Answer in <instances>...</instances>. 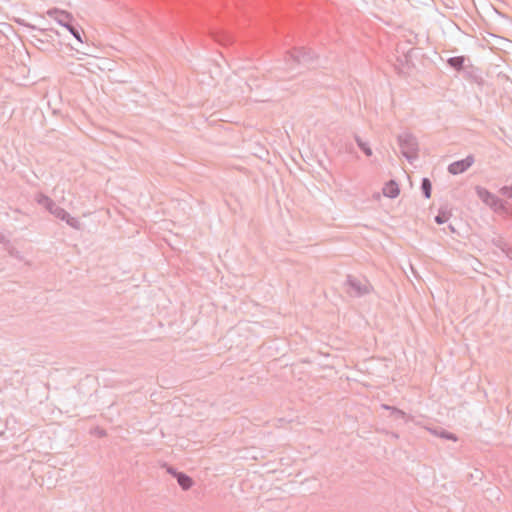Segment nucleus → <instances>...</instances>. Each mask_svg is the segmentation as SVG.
I'll list each match as a JSON object with an SVG mask.
<instances>
[{
    "instance_id": "18",
    "label": "nucleus",
    "mask_w": 512,
    "mask_h": 512,
    "mask_svg": "<svg viewBox=\"0 0 512 512\" xmlns=\"http://www.w3.org/2000/svg\"><path fill=\"white\" fill-rule=\"evenodd\" d=\"M503 209L504 210H499L497 214L512 218V206H509L506 202H503Z\"/></svg>"
},
{
    "instance_id": "13",
    "label": "nucleus",
    "mask_w": 512,
    "mask_h": 512,
    "mask_svg": "<svg viewBox=\"0 0 512 512\" xmlns=\"http://www.w3.org/2000/svg\"><path fill=\"white\" fill-rule=\"evenodd\" d=\"M451 216L450 211L446 208H440L438 214L434 217V220L437 224L441 225L446 223Z\"/></svg>"
},
{
    "instance_id": "6",
    "label": "nucleus",
    "mask_w": 512,
    "mask_h": 512,
    "mask_svg": "<svg viewBox=\"0 0 512 512\" xmlns=\"http://www.w3.org/2000/svg\"><path fill=\"white\" fill-rule=\"evenodd\" d=\"M474 162V156L469 154L464 159L457 160L449 164L447 170L452 175H458L467 171Z\"/></svg>"
},
{
    "instance_id": "8",
    "label": "nucleus",
    "mask_w": 512,
    "mask_h": 512,
    "mask_svg": "<svg viewBox=\"0 0 512 512\" xmlns=\"http://www.w3.org/2000/svg\"><path fill=\"white\" fill-rule=\"evenodd\" d=\"M400 193L399 186L395 180H389L383 187V194L388 198H396Z\"/></svg>"
},
{
    "instance_id": "7",
    "label": "nucleus",
    "mask_w": 512,
    "mask_h": 512,
    "mask_svg": "<svg viewBox=\"0 0 512 512\" xmlns=\"http://www.w3.org/2000/svg\"><path fill=\"white\" fill-rule=\"evenodd\" d=\"M56 218L65 221L70 227L74 229L80 228V221L77 218L72 217L65 209L59 207L56 203L53 208L49 210Z\"/></svg>"
},
{
    "instance_id": "17",
    "label": "nucleus",
    "mask_w": 512,
    "mask_h": 512,
    "mask_svg": "<svg viewBox=\"0 0 512 512\" xmlns=\"http://www.w3.org/2000/svg\"><path fill=\"white\" fill-rule=\"evenodd\" d=\"M385 409L391 410V414L395 416V418H404L406 416V413L396 407L384 405Z\"/></svg>"
},
{
    "instance_id": "9",
    "label": "nucleus",
    "mask_w": 512,
    "mask_h": 512,
    "mask_svg": "<svg viewBox=\"0 0 512 512\" xmlns=\"http://www.w3.org/2000/svg\"><path fill=\"white\" fill-rule=\"evenodd\" d=\"M175 478L179 486L185 491L189 490L194 483L193 479L184 472L177 473Z\"/></svg>"
},
{
    "instance_id": "24",
    "label": "nucleus",
    "mask_w": 512,
    "mask_h": 512,
    "mask_svg": "<svg viewBox=\"0 0 512 512\" xmlns=\"http://www.w3.org/2000/svg\"><path fill=\"white\" fill-rule=\"evenodd\" d=\"M408 42H409L410 44H415V43H416V41H415V40H409Z\"/></svg>"
},
{
    "instance_id": "5",
    "label": "nucleus",
    "mask_w": 512,
    "mask_h": 512,
    "mask_svg": "<svg viewBox=\"0 0 512 512\" xmlns=\"http://www.w3.org/2000/svg\"><path fill=\"white\" fill-rule=\"evenodd\" d=\"M316 58V53L306 47H295L289 52V60L297 64H313Z\"/></svg>"
},
{
    "instance_id": "14",
    "label": "nucleus",
    "mask_w": 512,
    "mask_h": 512,
    "mask_svg": "<svg viewBox=\"0 0 512 512\" xmlns=\"http://www.w3.org/2000/svg\"><path fill=\"white\" fill-rule=\"evenodd\" d=\"M355 141L357 143V146L359 147V149L366 155V156H371L372 155V149L371 147L369 146V144L365 141H363L361 139L360 136L358 135H355Z\"/></svg>"
},
{
    "instance_id": "16",
    "label": "nucleus",
    "mask_w": 512,
    "mask_h": 512,
    "mask_svg": "<svg viewBox=\"0 0 512 512\" xmlns=\"http://www.w3.org/2000/svg\"><path fill=\"white\" fill-rule=\"evenodd\" d=\"M47 36L46 31L43 29L39 30V35H34L33 38L35 42L41 44V45H49L48 41L45 40V37Z\"/></svg>"
},
{
    "instance_id": "4",
    "label": "nucleus",
    "mask_w": 512,
    "mask_h": 512,
    "mask_svg": "<svg viewBox=\"0 0 512 512\" xmlns=\"http://www.w3.org/2000/svg\"><path fill=\"white\" fill-rule=\"evenodd\" d=\"M475 192L477 197L488 206L494 213L497 214L499 210L503 209V200L497 195L490 192L488 189L482 186H476Z\"/></svg>"
},
{
    "instance_id": "23",
    "label": "nucleus",
    "mask_w": 512,
    "mask_h": 512,
    "mask_svg": "<svg viewBox=\"0 0 512 512\" xmlns=\"http://www.w3.org/2000/svg\"><path fill=\"white\" fill-rule=\"evenodd\" d=\"M449 229H450L451 231H453V232L455 231V229H454V227H453L452 225H449Z\"/></svg>"
},
{
    "instance_id": "2",
    "label": "nucleus",
    "mask_w": 512,
    "mask_h": 512,
    "mask_svg": "<svg viewBox=\"0 0 512 512\" xmlns=\"http://www.w3.org/2000/svg\"><path fill=\"white\" fill-rule=\"evenodd\" d=\"M397 142L400 147L401 154L412 162L418 157V141L410 132H403L397 136Z\"/></svg>"
},
{
    "instance_id": "3",
    "label": "nucleus",
    "mask_w": 512,
    "mask_h": 512,
    "mask_svg": "<svg viewBox=\"0 0 512 512\" xmlns=\"http://www.w3.org/2000/svg\"><path fill=\"white\" fill-rule=\"evenodd\" d=\"M345 285L347 286V293L352 297H363L368 295L373 290L372 285L366 278H359L353 275H348Z\"/></svg>"
},
{
    "instance_id": "20",
    "label": "nucleus",
    "mask_w": 512,
    "mask_h": 512,
    "mask_svg": "<svg viewBox=\"0 0 512 512\" xmlns=\"http://www.w3.org/2000/svg\"><path fill=\"white\" fill-rule=\"evenodd\" d=\"M90 434L101 438V437L106 436V431L103 428L96 426L90 430Z\"/></svg>"
},
{
    "instance_id": "11",
    "label": "nucleus",
    "mask_w": 512,
    "mask_h": 512,
    "mask_svg": "<svg viewBox=\"0 0 512 512\" xmlns=\"http://www.w3.org/2000/svg\"><path fill=\"white\" fill-rule=\"evenodd\" d=\"M36 201L39 205L44 206L48 211L55 206V202L43 193L36 196Z\"/></svg>"
},
{
    "instance_id": "1",
    "label": "nucleus",
    "mask_w": 512,
    "mask_h": 512,
    "mask_svg": "<svg viewBox=\"0 0 512 512\" xmlns=\"http://www.w3.org/2000/svg\"><path fill=\"white\" fill-rule=\"evenodd\" d=\"M47 15L57 21L58 24L65 27L78 42L83 43L81 38L83 30L81 27L73 24L74 19L71 13L65 10L53 8L47 11Z\"/></svg>"
},
{
    "instance_id": "12",
    "label": "nucleus",
    "mask_w": 512,
    "mask_h": 512,
    "mask_svg": "<svg viewBox=\"0 0 512 512\" xmlns=\"http://www.w3.org/2000/svg\"><path fill=\"white\" fill-rule=\"evenodd\" d=\"M421 191L425 199H429L432 194V183L429 178L424 177L421 180Z\"/></svg>"
},
{
    "instance_id": "10",
    "label": "nucleus",
    "mask_w": 512,
    "mask_h": 512,
    "mask_svg": "<svg viewBox=\"0 0 512 512\" xmlns=\"http://www.w3.org/2000/svg\"><path fill=\"white\" fill-rule=\"evenodd\" d=\"M465 56H454L447 60V64L456 71H461L465 66Z\"/></svg>"
},
{
    "instance_id": "21",
    "label": "nucleus",
    "mask_w": 512,
    "mask_h": 512,
    "mask_svg": "<svg viewBox=\"0 0 512 512\" xmlns=\"http://www.w3.org/2000/svg\"><path fill=\"white\" fill-rule=\"evenodd\" d=\"M167 472H168L169 474H171L172 476H174V477H176V474H177V473H180L179 471H177L175 468H173V467H171V466H169V467L167 468Z\"/></svg>"
},
{
    "instance_id": "15",
    "label": "nucleus",
    "mask_w": 512,
    "mask_h": 512,
    "mask_svg": "<svg viewBox=\"0 0 512 512\" xmlns=\"http://www.w3.org/2000/svg\"><path fill=\"white\" fill-rule=\"evenodd\" d=\"M435 433L443 438V439H446V440H451V441H457V436L454 434V433H451L447 430H444V429H440L439 432L435 431Z\"/></svg>"
},
{
    "instance_id": "22",
    "label": "nucleus",
    "mask_w": 512,
    "mask_h": 512,
    "mask_svg": "<svg viewBox=\"0 0 512 512\" xmlns=\"http://www.w3.org/2000/svg\"><path fill=\"white\" fill-rule=\"evenodd\" d=\"M412 52H413V48H411V49L407 52V54L405 55V57H406V61H408V59L410 58V56H411V53H412Z\"/></svg>"
},
{
    "instance_id": "19",
    "label": "nucleus",
    "mask_w": 512,
    "mask_h": 512,
    "mask_svg": "<svg viewBox=\"0 0 512 512\" xmlns=\"http://www.w3.org/2000/svg\"><path fill=\"white\" fill-rule=\"evenodd\" d=\"M499 193L504 196V197H507L509 199H512V186H503L499 189Z\"/></svg>"
}]
</instances>
